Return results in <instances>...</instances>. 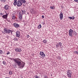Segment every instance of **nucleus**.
Instances as JSON below:
<instances>
[{
  "label": "nucleus",
  "instance_id": "obj_10",
  "mask_svg": "<svg viewBox=\"0 0 78 78\" xmlns=\"http://www.w3.org/2000/svg\"><path fill=\"white\" fill-rule=\"evenodd\" d=\"M16 36L19 37L20 36V33L19 31H17L16 32Z\"/></svg>",
  "mask_w": 78,
  "mask_h": 78
},
{
  "label": "nucleus",
  "instance_id": "obj_14",
  "mask_svg": "<svg viewBox=\"0 0 78 78\" xmlns=\"http://www.w3.org/2000/svg\"><path fill=\"white\" fill-rule=\"evenodd\" d=\"M69 19H72V20H74L75 19V17L73 16V17H69Z\"/></svg>",
  "mask_w": 78,
  "mask_h": 78
},
{
  "label": "nucleus",
  "instance_id": "obj_15",
  "mask_svg": "<svg viewBox=\"0 0 78 78\" xmlns=\"http://www.w3.org/2000/svg\"><path fill=\"white\" fill-rule=\"evenodd\" d=\"M22 3H25L26 2L25 0H19Z\"/></svg>",
  "mask_w": 78,
  "mask_h": 78
},
{
  "label": "nucleus",
  "instance_id": "obj_6",
  "mask_svg": "<svg viewBox=\"0 0 78 78\" xmlns=\"http://www.w3.org/2000/svg\"><path fill=\"white\" fill-rule=\"evenodd\" d=\"M40 55L42 56V58H43L44 57H45V55L44 53L42 52H41L40 53Z\"/></svg>",
  "mask_w": 78,
  "mask_h": 78
},
{
  "label": "nucleus",
  "instance_id": "obj_25",
  "mask_svg": "<svg viewBox=\"0 0 78 78\" xmlns=\"http://www.w3.org/2000/svg\"><path fill=\"white\" fill-rule=\"evenodd\" d=\"M74 53L75 54H77V55H78V51H74Z\"/></svg>",
  "mask_w": 78,
  "mask_h": 78
},
{
  "label": "nucleus",
  "instance_id": "obj_8",
  "mask_svg": "<svg viewBox=\"0 0 78 78\" xmlns=\"http://www.w3.org/2000/svg\"><path fill=\"white\" fill-rule=\"evenodd\" d=\"M13 25L16 28H19V25L16 23H13Z\"/></svg>",
  "mask_w": 78,
  "mask_h": 78
},
{
  "label": "nucleus",
  "instance_id": "obj_7",
  "mask_svg": "<svg viewBox=\"0 0 78 78\" xmlns=\"http://www.w3.org/2000/svg\"><path fill=\"white\" fill-rule=\"evenodd\" d=\"M60 19L61 20H62L63 19V14L61 12L60 14L59 15Z\"/></svg>",
  "mask_w": 78,
  "mask_h": 78
},
{
  "label": "nucleus",
  "instance_id": "obj_21",
  "mask_svg": "<svg viewBox=\"0 0 78 78\" xmlns=\"http://www.w3.org/2000/svg\"><path fill=\"white\" fill-rule=\"evenodd\" d=\"M47 42V41H46L45 40H44L43 41V42L44 43V44H47V43L46 42Z\"/></svg>",
  "mask_w": 78,
  "mask_h": 78
},
{
  "label": "nucleus",
  "instance_id": "obj_4",
  "mask_svg": "<svg viewBox=\"0 0 78 78\" xmlns=\"http://www.w3.org/2000/svg\"><path fill=\"white\" fill-rule=\"evenodd\" d=\"M72 33H73V30L72 29H70L69 31V35L70 36L72 37Z\"/></svg>",
  "mask_w": 78,
  "mask_h": 78
},
{
  "label": "nucleus",
  "instance_id": "obj_17",
  "mask_svg": "<svg viewBox=\"0 0 78 78\" xmlns=\"http://www.w3.org/2000/svg\"><path fill=\"white\" fill-rule=\"evenodd\" d=\"M21 11L22 12V14H25V11L22 10H21Z\"/></svg>",
  "mask_w": 78,
  "mask_h": 78
},
{
  "label": "nucleus",
  "instance_id": "obj_1",
  "mask_svg": "<svg viewBox=\"0 0 78 78\" xmlns=\"http://www.w3.org/2000/svg\"><path fill=\"white\" fill-rule=\"evenodd\" d=\"M13 61H14V62L17 64L18 66L21 69L23 68L25 66V63L24 62H21V60L20 59H13Z\"/></svg>",
  "mask_w": 78,
  "mask_h": 78
},
{
  "label": "nucleus",
  "instance_id": "obj_16",
  "mask_svg": "<svg viewBox=\"0 0 78 78\" xmlns=\"http://www.w3.org/2000/svg\"><path fill=\"white\" fill-rule=\"evenodd\" d=\"M14 2L13 3V5L14 6H16L17 5V0H14Z\"/></svg>",
  "mask_w": 78,
  "mask_h": 78
},
{
  "label": "nucleus",
  "instance_id": "obj_38",
  "mask_svg": "<svg viewBox=\"0 0 78 78\" xmlns=\"http://www.w3.org/2000/svg\"><path fill=\"white\" fill-rule=\"evenodd\" d=\"M46 77H47V76H46Z\"/></svg>",
  "mask_w": 78,
  "mask_h": 78
},
{
  "label": "nucleus",
  "instance_id": "obj_29",
  "mask_svg": "<svg viewBox=\"0 0 78 78\" xmlns=\"http://www.w3.org/2000/svg\"><path fill=\"white\" fill-rule=\"evenodd\" d=\"M35 78H39V77L37 76H35Z\"/></svg>",
  "mask_w": 78,
  "mask_h": 78
},
{
  "label": "nucleus",
  "instance_id": "obj_5",
  "mask_svg": "<svg viewBox=\"0 0 78 78\" xmlns=\"http://www.w3.org/2000/svg\"><path fill=\"white\" fill-rule=\"evenodd\" d=\"M19 19L22 20V12H20L19 13Z\"/></svg>",
  "mask_w": 78,
  "mask_h": 78
},
{
  "label": "nucleus",
  "instance_id": "obj_19",
  "mask_svg": "<svg viewBox=\"0 0 78 78\" xmlns=\"http://www.w3.org/2000/svg\"><path fill=\"white\" fill-rule=\"evenodd\" d=\"M67 74L69 78H71V75H72V74Z\"/></svg>",
  "mask_w": 78,
  "mask_h": 78
},
{
  "label": "nucleus",
  "instance_id": "obj_31",
  "mask_svg": "<svg viewBox=\"0 0 78 78\" xmlns=\"http://www.w3.org/2000/svg\"><path fill=\"white\" fill-rule=\"evenodd\" d=\"M56 47H59V45H58V44H56Z\"/></svg>",
  "mask_w": 78,
  "mask_h": 78
},
{
  "label": "nucleus",
  "instance_id": "obj_23",
  "mask_svg": "<svg viewBox=\"0 0 78 78\" xmlns=\"http://www.w3.org/2000/svg\"><path fill=\"white\" fill-rule=\"evenodd\" d=\"M12 19L14 20L15 19H16V16H13L12 17Z\"/></svg>",
  "mask_w": 78,
  "mask_h": 78
},
{
  "label": "nucleus",
  "instance_id": "obj_33",
  "mask_svg": "<svg viewBox=\"0 0 78 78\" xmlns=\"http://www.w3.org/2000/svg\"><path fill=\"white\" fill-rule=\"evenodd\" d=\"M1 15V16H2V15H3V14L2 13H1L0 14Z\"/></svg>",
  "mask_w": 78,
  "mask_h": 78
},
{
  "label": "nucleus",
  "instance_id": "obj_18",
  "mask_svg": "<svg viewBox=\"0 0 78 78\" xmlns=\"http://www.w3.org/2000/svg\"><path fill=\"white\" fill-rule=\"evenodd\" d=\"M42 27L41 26V24H39V25L38 26V29H40Z\"/></svg>",
  "mask_w": 78,
  "mask_h": 78
},
{
  "label": "nucleus",
  "instance_id": "obj_2",
  "mask_svg": "<svg viewBox=\"0 0 78 78\" xmlns=\"http://www.w3.org/2000/svg\"><path fill=\"white\" fill-rule=\"evenodd\" d=\"M4 31L5 33H7L8 34H9V33H11V34H12V31L9 29H7L6 28L4 29Z\"/></svg>",
  "mask_w": 78,
  "mask_h": 78
},
{
  "label": "nucleus",
  "instance_id": "obj_26",
  "mask_svg": "<svg viewBox=\"0 0 78 78\" xmlns=\"http://www.w3.org/2000/svg\"><path fill=\"white\" fill-rule=\"evenodd\" d=\"M9 74L11 75H12V71H10L9 72Z\"/></svg>",
  "mask_w": 78,
  "mask_h": 78
},
{
  "label": "nucleus",
  "instance_id": "obj_9",
  "mask_svg": "<svg viewBox=\"0 0 78 78\" xmlns=\"http://www.w3.org/2000/svg\"><path fill=\"white\" fill-rule=\"evenodd\" d=\"M15 51L18 52H20V51H22V49H21V48H15Z\"/></svg>",
  "mask_w": 78,
  "mask_h": 78
},
{
  "label": "nucleus",
  "instance_id": "obj_37",
  "mask_svg": "<svg viewBox=\"0 0 78 78\" xmlns=\"http://www.w3.org/2000/svg\"><path fill=\"white\" fill-rule=\"evenodd\" d=\"M44 78H46V77H45Z\"/></svg>",
  "mask_w": 78,
  "mask_h": 78
},
{
  "label": "nucleus",
  "instance_id": "obj_32",
  "mask_svg": "<svg viewBox=\"0 0 78 78\" xmlns=\"http://www.w3.org/2000/svg\"><path fill=\"white\" fill-rule=\"evenodd\" d=\"M9 53H10L9 52H8L7 53V55H9Z\"/></svg>",
  "mask_w": 78,
  "mask_h": 78
},
{
  "label": "nucleus",
  "instance_id": "obj_30",
  "mask_svg": "<svg viewBox=\"0 0 78 78\" xmlns=\"http://www.w3.org/2000/svg\"><path fill=\"white\" fill-rule=\"evenodd\" d=\"M1 1V2H5V0H0Z\"/></svg>",
  "mask_w": 78,
  "mask_h": 78
},
{
  "label": "nucleus",
  "instance_id": "obj_34",
  "mask_svg": "<svg viewBox=\"0 0 78 78\" xmlns=\"http://www.w3.org/2000/svg\"><path fill=\"white\" fill-rule=\"evenodd\" d=\"M42 18H44V16H42Z\"/></svg>",
  "mask_w": 78,
  "mask_h": 78
},
{
  "label": "nucleus",
  "instance_id": "obj_11",
  "mask_svg": "<svg viewBox=\"0 0 78 78\" xmlns=\"http://www.w3.org/2000/svg\"><path fill=\"white\" fill-rule=\"evenodd\" d=\"M2 17L3 19H7V17H8V14L7 13V14L3 15L2 16Z\"/></svg>",
  "mask_w": 78,
  "mask_h": 78
},
{
  "label": "nucleus",
  "instance_id": "obj_35",
  "mask_svg": "<svg viewBox=\"0 0 78 78\" xmlns=\"http://www.w3.org/2000/svg\"><path fill=\"white\" fill-rule=\"evenodd\" d=\"M76 2H77V3H78V0H77L76 1Z\"/></svg>",
  "mask_w": 78,
  "mask_h": 78
},
{
  "label": "nucleus",
  "instance_id": "obj_20",
  "mask_svg": "<svg viewBox=\"0 0 78 78\" xmlns=\"http://www.w3.org/2000/svg\"><path fill=\"white\" fill-rule=\"evenodd\" d=\"M74 34L75 35V36H76L77 35V33L75 31H74L73 32Z\"/></svg>",
  "mask_w": 78,
  "mask_h": 78
},
{
  "label": "nucleus",
  "instance_id": "obj_12",
  "mask_svg": "<svg viewBox=\"0 0 78 78\" xmlns=\"http://www.w3.org/2000/svg\"><path fill=\"white\" fill-rule=\"evenodd\" d=\"M4 8L5 9L8 10V9L9 8V7L8 6V5H7L4 6Z\"/></svg>",
  "mask_w": 78,
  "mask_h": 78
},
{
  "label": "nucleus",
  "instance_id": "obj_28",
  "mask_svg": "<svg viewBox=\"0 0 78 78\" xmlns=\"http://www.w3.org/2000/svg\"><path fill=\"white\" fill-rule=\"evenodd\" d=\"M3 64H4V65H6V62H5V61H3Z\"/></svg>",
  "mask_w": 78,
  "mask_h": 78
},
{
  "label": "nucleus",
  "instance_id": "obj_3",
  "mask_svg": "<svg viewBox=\"0 0 78 78\" xmlns=\"http://www.w3.org/2000/svg\"><path fill=\"white\" fill-rule=\"evenodd\" d=\"M17 6H20L21 5H22V3L19 0L17 2Z\"/></svg>",
  "mask_w": 78,
  "mask_h": 78
},
{
  "label": "nucleus",
  "instance_id": "obj_27",
  "mask_svg": "<svg viewBox=\"0 0 78 78\" xmlns=\"http://www.w3.org/2000/svg\"><path fill=\"white\" fill-rule=\"evenodd\" d=\"M3 53V51H2V50H0V54H2Z\"/></svg>",
  "mask_w": 78,
  "mask_h": 78
},
{
  "label": "nucleus",
  "instance_id": "obj_13",
  "mask_svg": "<svg viewBox=\"0 0 78 78\" xmlns=\"http://www.w3.org/2000/svg\"><path fill=\"white\" fill-rule=\"evenodd\" d=\"M67 74H72V72L71 71L68 70L67 72Z\"/></svg>",
  "mask_w": 78,
  "mask_h": 78
},
{
  "label": "nucleus",
  "instance_id": "obj_22",
  "mask_svg": "<svg viewBox=\"0 0 78 78\" xmlns=\"http://www.w3.org/2000/svg\"><path fill=\"white\" fill-rule=\"evenodd\" d=\"M50 8L51 9H55V7L53 6H50Z\"/></svg>",
  "mask_w": 78,
  "mask_h": 78
},
{
  "label": "nucleus",
  "instance_id": "obj_36",
  "mask_svg": "<svg viewBox=\"0 0 78 78\" xmlns=\"http://www.w3.org/2000/svg\"><path fill=\"white\" fill-rule=\"evenodd\" d=\"M74 0L75 2H76V1H77V0Z\"/></svg>",
  "mask_w": 78,
  "mask_h": 78
},
{
  "label": "nucleus",
  "instance_id": "obj_24",
  "mask_svg": "<svg viewBox=\"0 0 78 78\" xmlns=\"http://www.w3.org/2000/svg\"><path fill=\"white\" fill-rule=\"evenodd\" d=\"M60 47H61V45H62V43L61 42H59L58 43Z\"/></svg>",
  "mask_w": 78,
  "mask_h": 78
}]
</instances>
